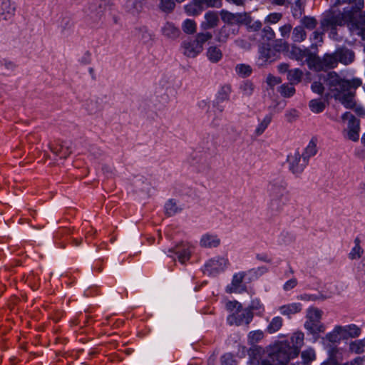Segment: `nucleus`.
Wrapping results in <instances>:
<instances>
[{"mask_svg":"<svg viewBox=\"0 0 365 365\" xmlns=\"http://www.w3.org/2000/svg\"><path fill=\"white\" fill-rule=\"evenodd\" d=\"M333 6L321 21V27L323 31L335 29L338 26H343L347 24L350 31L361 36L365 40V12L358 16V13L350 9L349 7L344 9L343 12L335 11Z\"/></svg>","mask_w":365,"mask_h":365,"instance_id":"1","label":"nucleus"},{"mask_svg":"<svg viewBox=\"0 0 365 365\" xmlns=\"http://www.w3.org/2000/svg\"><path fill=\"white\" fill-rule=\"evenodd\" d=\"M324 81L331 91H335L337 94L349 88H357L362 84L359 78H353L350 81L344 80L336 72H329L324 76Z\"/></svg>","mask_w":365,"mask_h":365,"instance_id":"2","label":"nucleus"},{"mask_svg":"<svg viewBox=\"0 0 365 365\" xmlns=\"http://www.w3.org/2000/svg\"><path fill=\"white\" fill-rule=\"evenodd\" d=\"M212 36L209 32L199 33L195 39L183 41L181 44L182 53L188 58L196 57L202 51L204 43L211 39Z\"/></svg>","mask_w":365,"mask_h":365,"instance_id":"3","label":"nucleus"},{"mask_svg":"<svg viewBox=\"0 0 365 365\" xmlns=\"http://www.w3.org/2000/svg\"><path fill=\"white\" fill-rule=\"evenodd\" d=\"M292 354L289 342L284 341L277 344L270 356L276 365H286L291 359L297 357V355Z\"/></svg>","mask_w":365,"mask_h":365,"instance_id":"4","label":"nucleus"},{"mask_svg":"<svg viewBox=\"0 0 365 365\" xmlns=\"http://www.w3.org/2000/svg\"><path fill=\"white\" fill-rule=\"evenodd\" d=\"M267 191L269 197L289 199V192L287 188V182L282 177L271 180L267 185Z\"/></svg>","mask_w":365,"mask_h":365,"instance_id":"5","label":"nucleus"},{"mask_svg":"<svg viewBox=\"0 0 365 365\" xmlns=\"http://www.w3.org/2000/svg\"><path fill=\"white\" fill-rule=\"evenodd\" d=\"M173 92V81L170 76L163 75L155 83V93L162 98L164 103H168L170 95Z\"/></svg>","mask_w":365,"mask_h":365,"instance_id":"6","label":"nucleus"},{"mask_svg":"<svg viewBox=\"0 0 365 365\" xmlns=\"http://www.w3.org/2000/svg\"><path fill=\"white\" fill-rule=\"evenodd\" d=\"M287 163L289 170L296 175L301 174L308 164V161L298 150L288 155Z\"/></svg>","mask_w":365,"mask_h":365,"instance_id":"7","label":"nucleus"},{"mask_svg":"<svg viewBox=\"0 0 365 365\" xmlns=\"http://www.w3.org/2000/svg\"><path fill=\"white\" fill-rule=\"evenodd\" d=\"M252 312L248 309L240 308L239 311L230 314L227 317V322L230 325L240 326L242 324H248L252 319Z\"/></svg>","mask_w":365,"mask_h":365,"instance_id":"8","label":"nucleus"},{"mask_svg":"<svg viewBox=\"0 0 365 365\" xmlns=\"http://www.w3.org/2000/svg\"><path fill=\"white\" fill-rule=\"evenodd\" d=\"M228 265V259L225 257L217 256L208 260L205 265V272L216 274L224 271Z\"/></svg>","mask_w":365,"mask_h":365,"instance_id":"9","label":"nucleus"},{"mask_svg":"<svg viewBox=\"0 0 365 365\" xmlns=\"http://www.w3.org/2000/svg\"><path fill=\"white\" fill-rule=\"evenodd\" d=\"M343 120H348L347 136L352 141H357L359 138V121L349 112L342 115Z\"/></svg>","mask_w":365,"mask_h":365,"instance_id":"10","label":"nucleus"},{"mask_svg":"<svg viewBox=\"0 0 365 365\" xmlns=\"http://www.w3.org/2000/svg\"><path fill=\"white\" fill-rule=\"evenodd\" d=\"M173 254L177 256L180 263L184 264L190 257V246L187 244L180 243L168 250L167 255L175 262V258L173 256Z\"/></svg>","mask_w":365,"mask_h":365,"instance_id":"11","label":"nucleus"},{"mask_svg":"<svg viewBox=\"0 0 365 365\" xmlns=\"http://www.w3.org/2000/svg\"><path fill=\"white\" fill-rule=\"evenodd\" d=\"M222 20L227 24V26L233 24H248L250 16L246 13L233 14L225 10L220 12Z\"/></svg>","mask_w":365,"mask_h":365,"instance_id":"12","label":"nucleus"},{"mask_svg":"<svg viewBox=\"0 0 365 365\" xmlns=\"http://www.w3.org/2000/svg\"><path fill=\"white\" fill-rule=\"evenodd\" d=\"M246 275L244 272L236 273L233 275L231 283L227 286L226 291L228 293H240L245 289L242 282Z\"/></svg>","mask_w":365,"mask_h":365,"instance_id":"13","label":"nucleus"},{"mask_svg":"<svg viewBox=\"0 0 365 365\" xmlns=\"http://www.w3.org/2000/svg\"><path fill=\"white\" fill-rule=\"evenodd\" d=\"M217 0H193L192 2L185 6L186 13L190 16L200 14L203 10L205 2L209 3L211 6H216Z\"/></svg>","mask_w":365,"mask_h":365,"instance_id":"14","label":"nucleus"},{"mask_svg":"<svg viewBox=\"0 0 365 365\" xmlns=\"http://www.w3.org/2000/svg\"><path fill=\"white\" fill-rule=\"evenodd\" d=\"M277 53L268 46H262L259 51V58L257 63L259 66H262L267 63H271L277 60Z\"/></svg>","mask_w":365,"mask_h":365,"instance_id":"15","label":"nucleus"},{"mask_svg":"<svg viewBox=\"0 0 365 365\" xmlns=\"http://www.w3.org/2000/svg\"><path fill=\"white\" fill-rule=\"evenodd\" d=\"M219 236L214 233L207 232L202 235L200 240V245L204 248H215L220 245Z\"/></svg>","mask_w":365,"mask_h":365,"instance_id":"16","label":"nucleus"},{"mask_svg":"<svg viewBox=\"0 0 365 365\" xmlns=\"http://www.w3.org/2000/svg\"><path fill=\"white\" fill-rule=\"evenodd\" d=\"M356 89V88H349L346 91L339 92L336 94V98H338L346 108H353L356 104L354 101V91Z\"/></svg>","mask_w":365,"mask_h":365,"instance_id":"17","label":"nucleus"},{"mask_svg":"<svg viewBox=\"0 0 365 365\" xmlns=\"http://www.w3.org/2000/svg\"><path fill=\"white\" fill-rule=\"evenodd\" d=\"M304 334L302 331H297L290 338L289 347L293 355H299L300 349L304 345Z\"/></svg>","mask_w":365,"mask_h":365,"instance_id":"18","label":"nucleus"},{"mask_svg":"<svg viewBox=\"0 0 365 365\" xmlns=\"http://www.w3.org/2000/svg\"><path fill=\"white\" fill-rule=\"evenodd\" d=\"M299 53H302V56L306 58V62L310 68L316 71H322V58L316 55L310 53L309 51H301L299 49Z\"/></svg>","mask_w":365,"mask_h":365,"instance_id":"19","label":"nucleus"},{"mask_svg":"<svg viewBox=\"0 0 365 365\" xmlns=\"http://www.w3.org/2000/svg\"><path fill=\"white\" fill-rule=\"evenodd\" d=\"M288 201V198L269 197V202L267 205L268 210L272 214L279 213L282 210Z\"/></svg>","mask_w":365,"mask_h":365,"instance_id":"20","label":"nucleus"},{"mask_svg":"<svg viewBox=\"0 0 365 365\" xmlns=\"http://www.w3.org/2000/svg\"><path fill=\"white\" fill-rule=\"evenodd\" d=\"M15 12V6L10 0H0V18L3 20L11 19Z\"/></svg>","mask_w":365,"mask_h":365,"instance_id":"21","label":"nucleus"},{"mask_svg":"<svg viewBox=\"0 0 365 365\" xmlns=\"http://www.w3.org/2000/svg\"><path fill=\"white\" fill-rule=\"evenodd\" d=\"M335 54L338 58V63H341L344 65L352 63L355 57L354 53L346 48H339L336 49Z\"/></svg>","mask_w":365,"mask_h":365,"instance_id":"22","label":"nucleus"},{"mask_svg":"<svg viewBox=\"0 0 365 365\" xmlns=\"http://www.w3.org/2000/svg\"><path fill=\"white\" fill-rule=\"evenodd\" d=\"M160 31L162 34L169 39H175L180 34V29L171 22L165 23L161 27Z\"/></svg>","mask_w":365,"mask_h":365,"instance_id":"23","label":"nucleus"},{"mask_svg":"<svg viewBox=\"0 0 365 365\" xmlns=\"http://www.w3.org/2000/svg\"><path fill=\"white\" fill-rule=\"evenodd\" d=\"M219 21L217 14L214 11H208L205 15V21H202L201 27L203 29H210L217 26Z\"/></svg>","mask_w":365,"mask_h":365,"instance_id":"24","label":"nucleus"},{"mask_svg":"<svg viewBox=\"0 0 365 365\" xmlns=\"http://www.w3.org/2000/svg\"><path fill=\"white\" fill-rule=\"evenodd\" d=\"M302 306L300 303H291L279 307V310L284 316L290 317L301 312Z\"/></svg>","mask_w":365,"mask_h":365,"instance_id":"25","label":"nucleus"},{"mask_svg":"<svg viewBox=\"0 0 365 365\" xmlns=\"http://www.w3.org/2000/svg\"><path fill=\"white\" fill-rule=\"evenodd\" d=\"M143 2L141 0H127L125 4V9L127 12L137 15L143 10Z\"/></svg>","mask_w":365,"mask_h":365,"instance_id":"26","label":"nucleus"},{"mask_svg":"<svg viewBox=\"0 0 365 365\" xmlns=\"http://www.w3.org/2000/svg\"><path fill=\"white\" fill-rule=\"evenodd\" d=\"M304 328L312 334L317 335L325 331V327L320 322L306 321Z\"/></svg>","mask_w":365,"mask_h":365,"instance_id":"27","label":"nucleus"},{"mask_svg":"<svg viewBox=\"0 0 365 365\" xmlns=\"http://www.w3.org/2000/svg\"><path fill=\"white\" fill-rule=\"evenodd\" d=\"M342 4H348V6L350 9L354 12L358 13L364 7V0H336L334 6Z\"/></svg>","mask_w":365,"mask_h":365,"instance_id":"28","label":"nucleus"},{"mask_svg":"<svg viewBox=\"0 0 365 365\" xmlns=\"http://www.w3.org/2000/svg\"><path fill=\"white\" fill-rule=\"evenodd\" d=\"M322 70L334 68L338 65V58L335 52L331 54L327 53L322 58Z\"/></svg>","mask_w":365,"mask_h":365,"instance_id":"29","label":"nucleus"},{"mask_svg":"<svg viewBox=\"0 0 365 365\" xmlns=\"http://www.w3.org/2000/svg\"><path fill=\"white\" fill-rule=\"evenodd\" d=\"M206 54L209 61L214 63L219 62L222 58V52L216 46L209 47Z\"/></svg>","mask_w":365,"mask_h":365,"instance_id":"30","label":"nucleus"},{"mask_svg":"<svg viewBox=\"0 0 365 365\" xmlns=\"http://www.w3.org/2000/svg\"><path fill=\"white\" fill-rule=\"evenodd\" d=\"M88 113L95 114L102 109V105L98 98H90L84 104Z\"/></svg>","mask_w":365,"mask_h":365,"instance_id":"31","label":"nucleus"},{"mask_svg":"<svg viewBox=\"0 0 365 365\" xmlns=\"http://www.w3.org/2000/svg\"><path fill=\"white\" fill-rule=\"evenodd\" d=\"M182 210V207L173 200H168L165 205V212L168 216H173Z\"/></svg>","mask_w":365,"mask_h":365,"instance_id":"32","label":"nucleus"},{"mask_svg":"<svg viewBox=\"0 0 365 365\" xmlns=\"http://www.w3.org/2000/svg\"><path fill=\"white\" fill-rule=\"evenodd\" d=\"M277 91L284 98H290L295 93V88L293 84L291 83H284L281 85Z\"/></svg>","mask_w":365,"mask_h":365,"instance_id":"33","label":"nucleus"},{"mask_svg":"<svg viewBox=\"0 0 365 365\" xmlns=\"http://www.w3.org/2000/svg\"><path fill=\"white\" fill-rule=\"evenodd\" d=\"M283 324V319L280 317H274L267 327V331L273 334L279 331Z\"/></svg>","mask_w":365,"mask_h":365,"instance_id":"34","label":"nucleus"},{"mask_svg":"<svg viewBox=\"0 0 365 365\" xmlns=\"http://www.w3.org/2000/svg\"><path fill=\"white\" fill-rule=\"evenodd\" d=\"M302 76L303 72L299 68L289 70L287 73V79L289 81L290 83L293 85L299 83Z\"/></svg>","mask_w":365,"mask_h":365,"instance_id":"35","label":"nucleus"},{"mask_svg":"<svg viewBox=\"0 0 365 365\" xmlns=\"http://www.w3.org/2000/svg\"><path fill=\"white\" fill-rule=\"evenodd\" d=\"M355 245L351 249L349 257L351 259H358L361 257L364 250L360 246V240L359 238H356L354 240Z\"/></svg>","mask_w":365,"mask_h":365,"instance_id":"36","label":"nucleus"},{"mask_svg":"<svg viewBox=\"0 0 365 365\" xmlns=\"http://www.w3.org/2000/svg\"><path fill=\"white\" fill-rule=\"evenodd\" d=\"M322 315V312L320 309L315 307H309L307 310V321L320 322Z\"/></svg>","mask_w":365,"mask_h":365,"instance_id":"37","label":"nucleus"},{"mask_svg":"<svg viewBox=\"0 0 365 365\" xmlns=\"http://www.w3.org/2000/svg\"><path fill=\"white\" fill-rule=\"evenodd\" d=\"M272 118V117L270 114H268L264 117V118L262 120V121L259 123V125L256 128L255 134L257 136L262 135L264 133V131L268 127L269 124L271 123Z\"/></svg>","mask_w":365,"mask_h":365,"instance_id":"38","label":"nucleus"},{"mask_svg":"<svg viewBox=\"0 0 365 365\" xmlns=\"http://www.w3.org/2000/svg\"><path fill=\"white\" fill-rule=\"evenodd\" d=\"M51 151L58 155L61 158H67L71 153V150L68 147H66L63 145H58L56 147L51 148Z\"/></svg>","mask_w":365,"mask_h":365,"instance_id":"39","label":"nucleus"},{"mask_svg":"<svg viewBox=\"0 0 365 365\" xmlns=\"http://www.w3.org/2000/svg\"><path fill=\"white\" fill-rule=\"evenodd\" d=\"M240 90L243 96L249 97L252 95L255 86L252 82L246 81L240 85Z\"/></svg>","mask_w":365,"mask_h":365,"instance_id":"40","label":"nucleus"},{"mask_svg":"<svg viewBox=\"0 0 365 365\" xmlns=\"http://www.w3.org/2000/svg\"><path fill=\"white\" fill-rule=\"evenodd\" d=\"M231 92H232V88L230 85H225V86H222L217 93V99L222 102L228 101L230 98V95Z\"/></svg>","mask_w":365,"mask_h":365,"instance_id":"41","label":"nucleus"},{"mask_svg":"<svg viewBox=\"0 0 365 365\" xmlns=\"http://www.w3.org/2000/svg\"><path fill=\"white\" fill-rule=\"evenodd\" d=\"M317 153V145L316 143L313 140H311L304 152L301 153L304 158H306L307 161H309V158L314 156Z\"/></svg>","mask_w":365,"mask_h":365,"instance_id":"42","label":"nucleus"},{"mask_svg":"<svg viewBox=\"0 0 365 365\" xmlns=\"http://www.w3.org/2000/svg\"><path fill=\"white\" fill-rule=\"evenodd\" d=\"M309 108L313 113H319L325 108V103L321 100L314 99L309 101Z\"/></svg>","mask_w":365,"mask_h":365,"instance_id":"43","label":"nucleus"},{"mask_svg":"<svg viewBox=\"0 0 365 365\" xmlns=\"http://www.w3.org/2000/svg\"><path fill=\"white\" fill-rule=\"evenodd\" d=\"M182 31L187 34H192L196 31V24L193 20L186 19L182 24Z\"/></svg>","mask_w":365,"mask_h":365,"instance_id":"44","label":"nucleus"},{"mask_svg":"<svg viewBox=\"0 0 365 365\" xmlns=\"http://www.w3.org/2000/svg\"><path fill=\"white\" fill-rule=\"evenodd\" d=\"M252 68L247 64H237L235 66V72L241 77L249 76L252 73Z\"/></svg>","mask_w":365,"mask_h":365,"instance_id":"45","label":"nucleus"},{"mask_svg":"<svg viewBox=\"0 0 365 365\" xmlns=\"http://www.w3.org/2000/svg\"><path fill=\"white\" fill-rule=\"evenodd\" d=\"M306 33L304 29L301 26H297L294 29L292 32V38L296 42H301L305 39Z\"/></svg>","mask_w":365,"mask_h":365,"instance_id":"46","label":"nucleus"},{"mask_svg":"<svg viewBox=\"0 0 365 365\" xmlns=\"http://www.w3.org/2000/svg\"><path fill=\"white\" fill-rule=\"evenodd\" d=\"M230 36V26H224L220 29L217 40L219 42L224 43L227 41Z\"/></svg>","mask_w":365,"mask_h":365,"instance_id":"47","label":"nucleus"},{"mask_svg":"<svg viewBox=\"0 0 365 365\" xmlns=\"http://www.w3.org/2000/svg\"><path fill=\"white\" fill-rule=\"evenodd\" d=\"M175 2L173 0H160V9L163 12L170 13L175 8Z\"/></svg>","mask_w":365,"mask_h":365,"instance_id":"48","label":"nucleus"},{"mask_svg":"<svg viewBox=\"0 0 365 365\" xmlns=\"http://www.w3.org/2000/svg\"><path fill=\"white\" fill-rule=\"evenodd\" d=\"M301 22L305 28L309 30L314 29L317 24L316 19L311 16L303 17Z\"/></svg>","mask_w":365,"mask_h":365,"instance_id":"49","label":"nucleus"},{"mask_svg":"<svg viewBox=\"0 0 365 365\" xmlns=\"http://www.w3.org/2000/svg\"><path fill=\"white\" fill-rule=\"evenodd\" d=\"M302 358L305 363H309L316 358L315 351L312 348L307 349L302 352Z\"/></svg>","mask_w":365,"mask_h":365,"instance_id":"50","label":"nucleus"},{"mask_svg":"<svg viewBox=\"0 0 365 365\" xmlns=\"http://www.w3.org/2000/svg\"><path fill=\"white\" fill-rule=\"evenodd\" d=\"M346 334L348 337H357L361 333V329L355 324L346 326Z\"/></svg>","mask_w":365,"mask_h":365,"instance_id":"51","label":"nucleus"},{"mask_svg":"<svg viewBox=\"0 0 365 365\" xmlns=\"http://www.w3.org/2000/svg\"><path fill=\"white\" fill-rule=\"evenodd\" d=\"M133 185L136 190L142 192L147 191L149 187L148 183L145 182L142 178H137L134 181Z\"/></svg>","mask_w":365,"mask_h":365,"instance_id":"52","label":"nucleus"},{"mask_svg":"<svg viewBox=\"0 0 365 365\" xmlns=\"http://www.w3.org/2000/svg\"><path fill=\"white\" fill-rule=\"evenodd\" d=\"M226 309L230 313L233 314V312H236L239 311L240 308H242V305L237 301H230L226 303Z\"/></svg>","mask_w":365,"mask_h":365,"instance_id":"53","label":"nucleus"},{"mask_svg":"<svg viewBox=\"0 0 365 365\" xmlns=\"http://www.w3.org/2000/svg\"><path fill=\"white\" fill-rule=\"evenodd\" d=\"M263 332L260 330L253 331L250 332L248 337L252 344L260 341L263 338Z\"/></svg>","mask_w":365,"mask_h":365,"instance_id":"54","label":"nucleus"},{"mask_svg":"<svg viewBox=\"0 0 365 365\" xmlns=\"http://www.w3.org/2000/svg\"><path fill=\"white\" fill-rule=\"evenodd\" d=\"M235 44L245 50H249L251 48V43L245 38H237L235 41Z\"/></svg>","mask_w":365,"mask_h":365,"instance_id":"55","label":"nucleus"},{"mask_svg":"<svg viewBox=\"0 0 365 365\" xmlns=\"http://www.w3.org/2000/svg\"><path fill=\"white\" fill-rule=\"evenodd\" d=\"M298 117V111L296 109H289L286 111L285 118L288 122H293Z\"/></svg>","mask_w":365,"mask_h":365,"instance_id":"56","label":"nucleus"},{"mask_svg":"<svg viewBox=\"0 0 365 365\" xmlns=\"http://www.w3.org/2000/svg\"><path fill=\"white\" fill-rule=\"evenodd\" d=\"M281 82L282 79L279 77H277L271 74L268 75L267 77V83L272 88L277 84H279Z\"/></svg>","mask_w":365,"mask_h":365,"instance_id":"57","label":"nucleus"},{"mask_svg":"<svg viewBox=\"0 0 365 365\" xmlns=\"http://www.w3.org/2000/svg\"><path fill=\"white\" fill-rule=\"evenodd\" d=\"M282 242L284 244H290L295 240V237L289 232H284L281 235Z\"/></svg>","mask_w":365,"mask_h":365,"instance_id":"58","label":"nucleus"},{"mask_svg":"<svg viewBox=\"0 0 365 365\" xmlns=\"http://www.w3.org/2000/svg\"><path fill=\"white\" fill-rule=\"evenodd\" d=\"M312 91L317 94L322 95L324 92V87L320 82L314 81L311 86Z\"/></svg>","mask_w":365,"mask_h":365,"instance_id":"59","label":"nucleus"},{"mask_svg":"<svg viewBox=\"0 0 365 365\" xmlns=\"http://www.w3.org/2000/svg\"><path fill=\"white\" fill-rule=\"evenodd\" d=\"M282 18V14L279 13H272L268 15L266 17L265 21L271 23V24H275L278 22Z\"/></svg>","mask_w":365,"mask_h":365,"instance_id":"60","label":"nucleus"},{"mask_svg":"<svg viewBox=\"0 0 365 365\" xmlns=\"http://www.w3.org/2000/svg\"><path fill=\"white\" fill-rule=\"evenodd\" d=\"M326 339L333 343L338 342L341 339L334 329L326 335Z\"/></svg>","mask_w":365,"mask_h":365,"instance_id":"61","label":"nucleus"},{"mask_svg":"<svg viewBox=\"0 0 365 365\" xmlns=\"http://www.w3.org/2000/svg\"><path fill=\"white\" fill-rule=\"evenodd\" d=\"M263 36L267 40L272 39L274 37V32L269 26H266L262 30Z\"/></svg>","mask_w":365,"mask_h":365,"instance_id":"62","label":"nucleus"},{"mask_svg":"<svg viewBox=\"0 0 365 365\" xmlns=\"http://www.w3.org/2000/svg\"><path fill=\"white\" fill-rule=\"evenodd\" d=\"M350 349L352 351H354L356 353H364V349L363 348L362 346L359 344V341L352 342L350 344Z\"/></svg>","mask_w":365,"mask_h":365,"instance_id":"63","label":"nucleus"},{"mask_svg":"<svg viewBox=\"0 0 365 365\" xmlns=\"http://www.w3.org/2000/svg\"><path fill=\"white\" fill-rule=\"evenodd\" d=\"M334 329L338 334V335L341 337V339L347 338L346 326L345 327L336 326V327H335V328Z\"/></svg>","mask_w":365,"mask_h":365,"instance_id":"64","label":"nucleus"}]
</instances>
